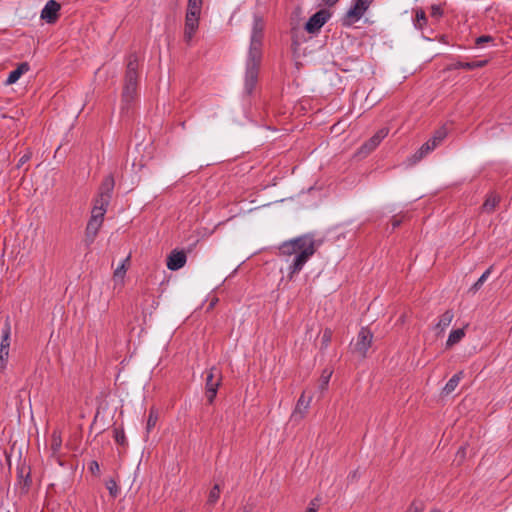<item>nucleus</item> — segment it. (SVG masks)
<instances>
[{
    "label": "nucleus",
    "instance_id": "obj_1",
    "mask_svg": "<svg viewBox=\"0 0 512 512\" xmlns=\"http://www.w3.org/2000/svg\"><path fill=\"white\" fill-rule=\"evenodd\" d=\"M279 255L290 258L294 256L288 265L287 277L292 280L298 274L308 260L315 254L317 248L312 234H303L293 239L284 241L278 247Z\"/></svg>",
    "mask_w": 512,
    "mask_h": 512
},
{
    "label": "nucleus",
    "instance_id": "obj_2",
    "mask_svg": "<svg viewBox=\"0 0 512 512\" xmlns=\"http://www.w3.org/2000/svg\"><path fill=\"white\" fill-rule=\"evenodd\" d=\"M264 28L265 22L263 17L259 14H254L245 71V91L248 95L252 94L258 82L259 68L262 59Z\"/></svg>",
    "mask_w": 512,
    "mask_h": 512
},
{
    "label": "nucleus",
    "instance_id": "obj_3",
    "mask_svg": "<svg viewBox=\"0 0 512 512\" xmlns=\"http://www.w3.org/2000/svg\"><path fill=\"white\" fill-rule=\"evenodd\" d=\"M138 67L139 57L136 52H132L127 56L124 87L122 92V101L127 105L130 104L138 95Z\"/></svg>",
    "mask_w": 512,
    "mask_h": 512
},
{
    "label": "nucleus",
    "instance_id": "obj_4",
    "mask_svg": "<svg viewBox=\"0 0 512 512\" xmlns=\"http://www.w3.org/2000/svg\"><path fill=\"white\" fill-rule=\"evenodd\" d=\"M447 136V130L442 127L436 130L433 136L428 139L410 158L412 164L422 160L427 154L432 152Z\"/></svg>",
    "mask_w": 512,
    "mask_h": 512
},
{
    "label": "nucleus",
    "instance_id": "obj_5",
    "mask_svg": "<svg viewBox=\"0 0 512 512\" xmlns=\"http://www.w3.org/2000/svg\"><path fill=\"white\" fill-rule=\"evenodd\" d=\"M205 396L207 398L208 404H213L219 386L222 382V373L216 367H211L209 370L205 372Z\"/></svg>",
    "mask_w": 512,
    "mask_h": 512
},
{
    "label": "nucleus",
    "instance_id": "obj_6",
    "mask_svg": "<svg viewBox=\"0 0 512 512\" xmlns=\"http://www.w3.org/2000/svg\"><path fill=\"white\" fill-rule=\"evenodd\" d=\"M373 0H353V4L342 19L344 26H351L359 21L365 14Z\"/></svg>",
    "mask_w": 512,
    "mask_h": 512
},
{
    "label": "nucleus",
    "instance_id": "obj_7",
    "mask_svg": "<svg viewBox=\"0 0 512 512\" xmlns=\"http://www.w3.org/2000/svg\"><path fill=\"white\" fill-rule=\"evenodd\" d=\"M373 340V333L368 327H362L358 334L356 343L353 346V351L359 354L362 358L367 356V352L371 347Z\"/></svg>",
    "mask_w": 512,
    "mask_h": 512
},
{
    "label": "nucleus",
    "instance_id": "obj_8",
    "mask_svg": "<svg viewBox=\"0 0 512 512\" xmlns=\"http://www.w3.org/2000/svg\"><path fill=\"white\" fill-rule=\"evenodd\" d=\"M331 14L326 9H321L313 14L305 24V30L310 34H315L324 26L328 21Z\"/></svg>",
    "mask_w": 512,
    "mask_h": 512
},
{
    "label": "nucleus",
    "instance_id": "obj_9",
    "mask_svg": "<svg viewBox=\"0 0 512 512\" xmlns=\"http://www.w3.org/2000/svg\"><path fill=\"white\" fill-rule=\"evenodd\" d=\"M388 134V127L379 129L372 137H370L361 145L358 153L368 155L379 146V144L388 136Z\"/></svg>",
    "mask_w": 512,
    "mask_h": 512
},
{
    "label": "nucleus",
    "instance_id": "obj_10",
    "mask_svg": "<svg viewBox=\"0 0 512 512\" xmlns=\"http://www.w3.org/2000/svg\"><path fill=\"white\" fill-rule=\"evenodd\" d=\"M115 187V180L112 174L105 176L99 186L98 195L96 199L110 203L112 199L113 190Z\"/></svg>",
    "mask_w": 512,
    "mask_h": 512
},
{
    "label": "nucleus",
    "instance_id": "obj_11",
    "mask_svg": "<svg viewBox=\"0 0 512 512\" xmlns=\"http://www.w3.org/2000/svg\"><path fill=\"white\" fill-rule=\"evenodd\" d=\"M61 5L55 0H49L41 11V19L48 24H54L59 18Z\"/></svg>",
    "mask_w": 512,
    "mask_h": 512
},
{
    "label": "nucleus",
    "instance_id": "obj_12",
    "mask_svg": "<svg viewBox=\"0 0 512 512\" xmlns=\"http://www.w3.org/2000/svg\"><path fill=\"white\" fill-rule=\"evenodd\" d=\"M199 19L200 15L194 14V12H186L184 27V40L186 43H190L196 33L199 26Z\"/></svg>",
    "mask_w": 512,
    "mask_h": 512
},
{
    "label": "nucleus",
    "instance_id": "obj_13",
    "mask_svg": "<svg viewBox=\"0 0 512 512\" xmlns=\"http://www.w3.org/2000/svg\"><path fill=\"white\" fill-rule=\"evenodd\" d=\"M187 261V255L184 250L174 249L167 256V268L171 271H177L184 267Z\"/></svg>",
    "mask_w": 512,
    "mask_h": 512
},
{
    "label": "nucleus",
    "instance_id": "obj_14",
    "mask_svg": "<svg viewBox=\"0 0 512 512\" xmlns=\"http://www.w3.org/2000/svg\"><path fill=\"white\" fill-rule=\"evenodd\" d=\"M17 484L20 485L22 493H28L32 484L30 467L26 468L24 464L17 467Z\"/></svg>",
    "mask_w": 512,
    "mask_h": 512
},
{
    "label": "nucleus",
    "instance_id": "obj_15",
    "mask_svg": "<svg viewBox=\"0 0 512 512\" xmlns=\"http://www.w3.org/2000/svg\"><path fill=\"white\" fill-rule=\"evenodd\" d=\"M311 399L312 397H308V399H306L305 392L301 394L292 413L293 419L302 420L305 417L310 406Z\"/></svg>",
    "mask_w": 512,
    "mask_h": 512
},
{
    "label": "nucleus",
    "instance_id": "obj_16",
    "mask_svg": "<svg viewBox=\"0 0 512 512\" xmlns=\"http://www.w3.org/2000/svg\"><path fill=\"white\" fill-rule=\"evenodd\" d=\"M29 69H30V65L28 62H22V63L18 64L16 69L12 70L9 73V75L5 81V84L12 85V84L16 83L24 73L29 71Z\"/></svg>",
    "mask_w": 512,
    "mask_h": 512
},
{
    "label": "nucleus",
    "instance_id": "obj_17",
    "mask_svg": "<svg viewBox=\"0 0 512 512\" xmlns=\"http://www.w3.org/2000/svg\"><path fill=\"white\" fill-rule=\"evenodd\" d=\"M109 204L110 203H108V202H105V201H102L99 199H95L90 218L103 222L104 215L107 211Z\"/></svg>",
    "mask_w": 512,
    "mask_h": 512
},
{
    "label": "nucleus",
    "instance_id": "obj_18",
    "mask_svg": "<svg viewBox=\"0 0 512 512\" xmlns=\"http://www.w3.org/2000/svg\"><path fill=\"white\" fill-rule=\"evenodd\" d=\"M500 202V197L496 193H489L482 205V210L492 213Z\"/></svg>",
    "mask_w": 512,
    "mask_h": 512
},
{
    "label": "nucleus",
    "instance_id": "obj_19",
    "mask_svg": "<svg viewBox=\"0 0 512 512\" xmlns=\"http://www.w3.org/2000/svg\"><path fill=\"white\" fill-rule=\"evenodd\" d=\"M10 334H11V323H10L9 317H6V320H5L3 328H2L0 348L9 350Z\"/></svg>",
    "mask_w": 512,
    "mask_h": 512
},
{
    "label": "nucleus",
    "instance_id": "obj_20",
    "mask_svg": "<svg viewBox=\"0 0 512 512\" xmlns=\"http://www.w3.org/2000/svg\"><path fill=\"white\" fill-rule=\"evenodd\" d=\"M462 378H463V372L462 371H459L456 374H454L448 380L446 385L444 386L442 393L444 395L451 394L456 389V387L458 386V384H459V382L461 381Z\"/></svg>",
    "mask_w": 512,
    "mask_h": 512
},
{
    "label": "nucleus",
    "instance_id": "obj_21",
    "mask_svg": "<svg viewBox=\"0 0 512 512\" xmlns=\"http://www.w3.org/2000/svg\"><path fill=\"white\" fill-rule=\"evenodd\" d=\"M465 336V330L464 328H458L455 330H452L448 336V339L446 341V347L450 348L454 346L455 344L459 343Z\"/></svg>",
    "mask_w": 512,
    "mask_h": 512
},
{
    "label": "nucleus",
    "instance_id": "obj_22",
    "mask_svg": "<svg viewBox=\"0 0 512 512\" xmlns=\"http://www.w3.org/2000/svg\"><path fill=\"white\" fill-rule=\"evenodd\" d=\"M414 12H415L414 26L418 30H423L428 22L426 13L422 8H417Z\"/></svg>",
    "mask_w": 512,
    "mask_h": 512
},
{
    "label": "nucleus",
    "instance_id": "obj_23",
    "mask_svg": "<svg viewBox=\"0 0 512 512\" xmlns=\"http://www.w3.org/2000/svg\"><path fill=\"white\" fill-rule=\"evenodd\" d=\"M454 318V313L452 310H446L439 318L438 323L436 324V328L440 331H444L447 328Z\"/></svg>",
    "mask_w": 512,
    "mask_h": 512
},
{
    "label": "nucleus",
    "instance_id": "obj_24",
    "mask_svg": "<svg viewBox=\"0 0 512 512\" xmlns=\"http://www.w3.org/2000/svg\"><path fill=\"white\" fill-rule=\"evenodd\" d=\"M492 270H493V266H490L488 269H486L485 272L479 277V279L469 288V292H471L473 294L478 292L481 289L484 282L490 276Z\"/></svg>",
    "mask_w": 512,
    "mask_h": 512
},
{
    "label": "nucleus",
    "instance_id": "obj_25",
    "mask_svg": "<svg viewBox=\"0 0 512 512\" xmlns=\"http://www.w3.org/2000/svg\"><path fill=\"white\" fill-rule=\"evenodd\" d=\"M113 437H114L115 442L118 445L123 446V447H126L128 445V441H127V438L125 436V432H124L123 428L115 427L113 429Z\"/></svg>",
    "mask_w": 512,
    "mask_h": 512
},
{
    "label": "nucleus",
    "instance_id": "obj_26",
    "mask_svg": "<svg viewBox=\"0 0 512 512\" xmlns=\"http://www.w3.org/2000/svg\"><path fill=\"white\" fill-rule=\"evenodd\" d=\"M157 421H158V411L154 407H151L149 410V415H148L147 424H146L147 433L151 432V430L155 427Z\"/></svg>",
    "mask_w": 512,
    "mask_h": 512
},
{
    "label": "nucleus",
    "instance_id": "obj_27",
    "mask_svg": "<svg viewBox=\"0 0 512 512\" xmlns=\"http://www.w3.org/2000/svg\"><path fill=\"white\" fill-rule=\"evenodd\" d=\"M220 493L221 490L219 484H215L209 492L207 504L214 505L219 500Z\"/></svg>",
    "mask_w": 512,
    "mask_h": 512
},
{
    "label": "nucleus",
    "instance_id": "obj_28",
    "mask_svg": "<svg viewBox=\"0 0 512 512\" xmlns=\"http://www.w3.org/2000/svg\"><path fill=\"white\" fill-rule=\"evenodd\" d=\"M331 376H332L331 370H328V369L323 370L321 377H320V385H319V388L321 391L327 390Z\"/></svg>",
    "mask_w": 512,
    "mask_h": 512
},
{
    "label": "nucleus",
    "instance_id": "obj_29",
    "mask_svg": "<svg viewBox=\"0 0 512 512\" xmlns=\"http://www.w3.org/2000/svg\"><path fill=\"white\" fill-rule=\"evenodd\" d=\"M202 4L203 0H188L186 12H194V14L200 15Z\"/></svg>",
    "mask_w": 512,
    "mask_h": 512
},
{
    "label": "nucleus",
    "instance_id": "obj_30",
    "mask_svg": "<svg viewBox=\"0 0 512 512\" xmlns=\"http://www.w3.org/2000/svg\"><path fill=\"white\" fill-rule=\"evenodd\" d=\"M333 332L330 328H325L321 337V349H326L331 340H332Z\"/></svg>",
    "mask_w": 512,
    "mask_h": 512
},
{
    "label": "nucleus",
    "instance_id": "obj_31",
    "mask_svg": "<svg viewBox=\"0 0 512 512\" xmlns=\"http://www.w3.org/2000/svg\"><path fill=\"white\" fill-rule=\"evenodd\" d=\"M102 224L103 222L90 218L85 230L91 233L98 234Z\"/></svg>",
    "mask_w": 512,
    "mask_h": 512
},
{
    "label": "nucleus",
    "instance_id": "obj_32",
    "mask_svg": "<svg viewBox=\"0 0 512 512\" xmlns=\"http://www.w3.org/2000/svg\"><path fill=\"white\" fill-rule=\"evenodd\" d=\"M9 358V350L0 348V373H3L7 368Z\"/></svg>",
    "mask_w": 512,
    "mask_h": 512
},
{
    "label": "nucleus",
    "instance_id": "obj_33",
    "mask_svg": "<svg viewBox=\"0 0 512 512\" xmlns=\"http://www.w3.org/2000/svg\"><path fill=\"white\" fill-rule=\"evenodd\" d=\"M457 69L473 70V66L471 65V62H462V61H457L448 66V70H457Z\"/></svg>",
    "mask_w": 512,
    "mask_h": 512
},
{
    "label": "nucleus",
    "instance_id": "obj_34",
    "mask_svg": "<svg viewBox=\"0 0 512 512\" xmlns=\"http://www.w3.org/2000/svg\"><path fill=\"white\" fill-rule=\"evenodd\" d=\"M62 440L60 435H57L56 432H53L52 434V442H51V449L54 453L58 452L61 448Z\"/></svg>",
    "mask_w": 512,
    "mask_h": 512
},
{
    "label": "nucleus",
    "instance_id": "obj_35",
    "mask_svg": "<svg viewBox=\"0 0 512 512\" xmlns=\"http://www.w3.org/2000/svg\"><path fill=\"white\" fill-rule=\"evenodd\" d=\"M106 488L109 490L110 495L113 497H116L119 493L117 483L113 479H110L106 482Z\"/></svg>",
    "mask_w": 512,
    "mask_h": 512
},
{
    "label": "nucleus",
    "instance_id": "obj_36",
    "mask_svg": "<svg viewBox=\"0 0 512 512\" xmlns=\"http://www.w3.org/2000/svg\"><path fill=\"white\" fill-rule=\"evenodd\" d=\"M494 41V37L490 35H481L475 39L476 46H483L486 43H490Z\"/></svg>",
    "mask_w": 512,
    "mask_h": 512
},
{
    "label": "nucleus",
    "instance_id": "obj_37",
    "mask_svg": "<svg viewBox=\"0 0 512 512\" xmlns=\"http://www.w3.org/2000/svg\"><path fill=\"white\" fill-rule=\"evenodd\" d=\"M319 503H320V498L319 497L313 498L310 501L309 506L307 507L305 512H317L318 509H319Z\"/></svg>",
    "mask_w": 512,
    "mask_h": 512
},
{
    "label": "nucleus",
    "instance_id": "obj_38",
    "mask_svg": "<svg viewBox=\"0 0 512 512\" xmlns=\"http://www.w3.org/2000/svg\"><path fill=\"white\" fill-rule=\"evenodd\" d=\"M96 237H97V234L91 233V232H88L85 230L84 243L87 248H89L93 244Z\"/></svg>",
    "mask_w": 512,
    "mask_h": 512
},
{
    "label": "nucleus",
    "instance_id": "obj_39",
    "mask_svg": "<svg viewBox=\"0 0 512 512\" xmlns=\"http://www.w3.org/2000/svg\"><path fill=\"white\" fill-rule=\"evenodd\" d=\"M443 16V9L440 5L431 6V17L439 19Z\"/></svg>",
    "mask_w": 512,
    "mask_h": 512
},
{
    "label": "nucleus",
    "instance_id": "obj_40",
    "mask_svg": "<svg viewBox=\"0 0 512 512\" xmlns=\"http://www.w3.org/2000/svg\"><path fill=\"white\" fill-rule=\"evenodd\" d=\"M129 261V256L124 260V262L117 267V269L114 271L115 277H122L126 272L125 262Z\"/></svg>",
    "mask_w": 512,
    "mask_h": 512
},
{
    "label": "nucleus",
    "instance_id": "obj_41",
    "mask_svg": "<svg viewBox=\"0 0 512 512\" xmlns=\"http://www.w3.org/2000/svg\"><path fill=\"white\" fill-rule=\"evenodd\" d=\"M32 153L27 152L25 153L18 161L16 167L19 169L22 165H24L26 162H28L31 159Z\"/></svg>",
    "mask_w": 512,
    "mask_h": 512
},
{
    "label": "nucleus",
    "instance_id": "obj_42",
    "mask_svg": "<svg viewBox=\"0 0 512 512\" xmlns=\"http://www.w3.org/2000/svg\"><path fill=\"white\" fill-rule=\"evenodd\" d=\"M488 64V60L471 61V65L474 69L483 68Z\"/></svg>",
    "mask_w": 512,
    "mask_h": 512
},
{
    "label": "nucleus",
    "instance_id": "obj_43",
    "mask_svg": "<svg viewBox=\"0 0 512 512\" xmlns=\"http://www.w3.org/2000/svg\"><path fill=\"white\" fill-rule=\"evenodd\" d=\"M402 223V218H399L398 216H394L392 219H391V225H392V229H396L398 228Z\"/></svg>",
    "mask_w": 512,
    "mask_h": 512
},
{
    "label": "nucleus",
    "instance_id": "obj_44",
    "mask_svg": "<svg viewBox=\"0 0 512 512\" xmlns=\"http://www.w3.org/2000/svg\"><path fill=\"white\" fill-rule=\"evenodd\" d=\"M89 469L90 471L93 473V474H96L99 472L100 468H99V464L97 461L93 460L90 462V465H89Z\"/></svg>",
    "mask_w": 512,
    "mask_h": 512
},
{
    "label": "nucleus",
    "instance_id": "obj_45",
    "mask_svg": "<svg viewBox=\"0 0 512 512\" xmlns=\"http://www.w3.org/2000/svg\"><path fill=\"white\" fill-rule=\"evenodd\" d=\"M338 1L339 0H321V2L328 7L334 6Z\"/></svg>",
    "mask_w": 512,
    "mask_h": 512
},
{
    "label": "nucleus",
    "instance_id": "obj_46",
    "mask_svg": "<svg viewBox=\"0 0 512 512\" xmlns=\"http://www.w3.org/2000/svg\"><path fill=\"white\" fill-rule=\"evenodd\" d=\"M407 512H418L417 508L412 505L409 506Z\"/></svg>",
    "mask_w": 512,
    "mask_h": 512
},
{
    "label": "nucleus",
    "instance_id": "obj_47",
    "mask_svg": "<svg viewBox=\"0 0 512 512\" xmlns=\"http://www.w3.org/2000/svg\"><path fill=\"white\" fill-rule=\"evenodd\" d=\"M356 474H357V471H353L352 473H350L349 477L354 479V478H356Z\"/></svg>",
    "mask_w": 512,
    "mask_h": 512
},
{
    "label": "nucleus",
    "instance_id": "obj_48",
    "mask_svg": "<svg viewBox=\"0 0 512 512\" xmlns=\"http://www.w3.org/2000/svg\"><path fill=\"white\" fill-rule=\"evenodd\" d=\"M7 461H8L9 466H10V465H11V463H10V458H9V457H7Z\"/></svg>",
    "mask_w": 512,
    "mask_h": 512
}]
</instances>
